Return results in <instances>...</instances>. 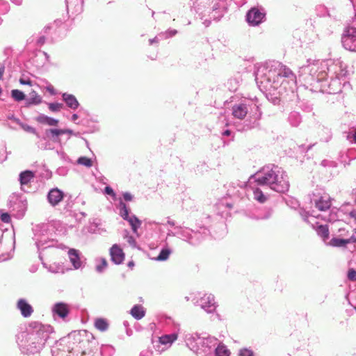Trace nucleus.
I'll use <instances>...</instances> for the list:
<instances>
[{
	"instance_id": "1",
	"label": "nucleus",
	"mask_w": 356,
	"mask_h": 356,
	"mask_svg": "<svg viewBox=\"0 0 356 356\" xmlns=\"http://www.w3.org/2000/svg\"><path fill=\"white\" fill-rule=\"evenodd\" d=\"M268 186L277 193H284L289 188V181L285 171L277 165H268L251 175L243 191L249 200H266V193L258 186Z\"/></svg>"
},
{
	"instance_id": "2",
	"label": "nucleus",
	"mask_w": 356,
	"mask_h": 356,
	"mask_svg": "<svg viewBox=\"0 0 356 356\" xmlns=\"http://www.w3.org/2000/svg\"><path fill=\"white\" fill-rule=\"evenodd\" d=\"M53 328L49 325L32 322L25 332L17 336V344L23 355L38 354L43 349Z\"/></svg>"
},
{
	"instance_id": "3",
	"label": "nucleus",
	"mask_w": 356,
	"mask_h": 356,
	"mask_svg": "<svg viewBox=\"0 0 356 356\" xmlns=\"http://www.w3.org/2000/svg\"><path fill=\"white\" fill-rule=\"evenodd\" d=\"M86 342L81 339L79 332H74L57 341L51 353L53 356H92L90 353L83 350Z\"/></svg>"
},
{
	"instance_id": "4",
	"label": "nucleus",
	"mask_w": 356,
	"mask_h": 356,
	"mask_svg": "<svg viewBox=\"0 0 356 356\" xmlns=\"http://www.w3.org/2000/svg\"><path fill=\"white\" fill-rule=\"evenodd\" d=\"M185 341L190 350L197 356H213V350L218 340L214 337H201L197 334L186 335Z\"/></svg>"
},
{
	"instance_id": "5",
	"label": "nucleus",
	"mask_w": 356,
	"mask_h": 356,
	"mask_svg": "<svg viewBox=\"0 0 356 356\" xmlns=\"http://www.w3.org/2000/svg\"><path fill=\"white\" fill-rule=\"evenodd\" d=\"M266 79L274 89L283 87L286 90L288 86L289 89L293 91L296 85V75L286 66H281L277 71L270 70Z\"/></svg>"
},
{
	"instance_id": "6",
	"label": "nucleus",
	"mask_w": 356,
	"mask_h": 356,
	"mask_svg": "<svg viewBox=\"0 0 356 356\" xmlns=\"http://www.w3.org/2000/svg\"><path fill=\"white\" fill-rule=\"evenodd\" d=\"M56 224V222L44 223L38 225L34 228L33 239L38 250L53 247L62 250L67 249L65 245L59 243L54 239H50L47 235V233L53 229Z\"/></svg>"
},
{
	"instance_id": "7",
	"label": "nucleus",
	"mask_w": 356,
	"mask_h": 356,
	"mask_svg": "<svg viewBox=\"0 0 356 356\" xmlns=\"http://www.w3.org/2000/svg\"><path fill=\"white\" fill-rule=\"evenodd\" d=\"M299 68L300 76L309 75L317 81H323L327 76L325 71L327 63L319 60L307 59Z\"/></svg>"
},
{
	"instance_id": "8",
	"label": "nucleus",
	"mask_w": 356,
	"mask_h": 356,
	"mask_svg": "<svg viewBox=\"0 0 356 356\" xmlns=\"http://www.w3.org/2000/svg\"><path fill=\"white\" fill-rule=\"evenodd\" d=\"M178 238L192 245H199L208 235L209 230L206 227H200L198 230H193L187 227L177 226Z\"/></svg>"
},
{
	"instance_id": "9",
	"label": "nucleus",
	"mask_w": 356,
	"mask_h": 356,
	"mask_svg": "<svg viewBox=\"0 0 356 356\" xmlns=\"http://www.w3.org/2000/svg\"><path fill=\"white\" fill-rule=\"evenodd\" d=\"M264 202H257V203H250L246 206L247 209L244 213L253 219H266L271 215V210L268 209L264 204Z\"/></svg>"
},
{
	"instance_id": "10",
	"label": "nucleus",
	"mask_w": 356,
	"mask_h": 356,
	"mask_svg": "<svg viewBox=\"0 0 356 356\" xmlns=\"http://www.w3.org/2000/svg\"><path fill=\"white\" fill-rule=\"evenodd\" d=\"M192 301L194 305H199L202 309L209 314L213 313L217 307L214 296L211 293H205L200 298H193Z\"/></svg>"
},
{
	"instance_id": "11",
	"label": "nucleus",
	"mask_w": 356,
	"mask_h": 356,
	"mask_svg": "<svg viewBox=\"0 0 356 356\" xmlns=\"http://www.w3.org/2000/svg\"><path fill=\"white\" fill-rule=\"evenodd\" d=\"M119 209L120 215L123 219L129 222L133 232L138 235V229L141 225L142 222L136 216L129 215V209L124 202H120Z\"/></svg>"
},
{
	"instance_id": "12",
	"label": "nucleus",
	"mask_w": 356,
	"mask_h": 356,
	"mask_svg": "<svg viewBox=\"0 0 356 356\" xmlns=\"http://www.w3.org/2000/svg\"><path fill=\"white\" fill-rule=\"evenodd\" d=\"M341 42L345 49L356 51V29L347 28L343 34Z\"/></svg>"
},
{
	"instance_id": "13",
	"label": "nucleus",
	"mask_w": 356,
	"mask_h": 356,
	"mask_svg": "<svg viewBox=\"0 0 356 356\" xmlns=\"http://www.w3.org/2000/svg\"><path fill=\"white\" fill-rule=\"evenodd\" d=\"M265 15L266 13L263 10L252 8L247 13V21L250 24L257 26L263 21Z\"/></svg>"
},
{
	"instance_id": "14",
	"label": "nucleus",
	"mask_w": 356,
	"mask_h": 356,
	"mask_svg": "<svg viewBox=\"0 0 356 356\" xmlns=\"http://www.w3.org/2000/svg\"><path fill=\"white\" fill-rule=\"evenodd\" d=\"M10 208L13 213V216L18 218H22L27 209L26 202H10Z\"/></svg>"
},
{
	"instance_id": "15",
	"label": "nucleus",
	"mask_w": 356,
	"mask_h": 356,
	"mask_svg": "<svg viewBox=\"0 0 356 356\" xmlns=\"http://www.w3.org/2000/svg\"><path fill=\"white\" fill-rule=\"evenodd\" d=\"M249 111V105L245 103L236 104L232 106V113L234 118L243 120Z\"/></svg>"
},
{
	"instance_id": "16",
	"label": "nucleus",
	"mask_w": 356,
	"mask_h": 356,
	"mask_svg": "<svg viewBox=\"0 0 356 356\" xmlns=\"http://www.w3.org/2000/svg\"><path fill=\"white\" fill-rule=\"evenodd\" d=\"M111 261L115 264H120L124 259V254L122 249L117 244H114L110 248Z\"/></svg>"
},
{
	"instance_id": "17",
	"label": "nucleus",
	"mask_w": 356,
	"mask_h": 356,
	"mask_svg": "<svg viewBox=\"0 0 356 356\" xmlns=\"http://www.w3.org/2000/svg\"><path fill=\"white\" fill-rule=\"evenodd\" d=\"M234 208V204L228 202H218L216 204L217 213L221 217L227 218L230 215V211Z\"/></svg>"
},
{
	"instance_id": "18",
	"label": "nucleus",
	"mask_w": 356,
	"mask_h": 356,
	"mask_svg": "<svg viewBox=\"0 0 356 356\" xmlns=\"http://www.w3.org/2000/svg\"><path fill=\"white\" fill-rule=\"evenodd\" d=\"M287 205L292 209L298 211V213L305 221H307L309 215V211H307V207L301 205L300 202H286Z\"/></svg>"
},
{
	"instance_id": "19",
	"label": "nucleus",
	"mask_w": 356,
	"mask_h": 356,
	"mask_svg": "<svg viewBox=\"0 0 356 356\" xmlns=\"http://www.w3.org/2000/svg\"><path fill=\"white\" fill-rule=\"evenodd\" d=\"M17 308L20 311L22 316L25 318L31 316L33 312L32 306L23 298H21L17 301Z\"/></svg>"
},
{
	"instance_id": "20",
	"label": "nucleus",
	"mask_w": 356,
	"mask_h": 356,
	"mask_svg": "<svg viewBox=\"0 0 356 356\" xmlns=\"http://www.w3.org/2000/svg\"><path fill=\"white\" fill-rule=\"evenodd\" d=\"M356 243V235L351 234L349 238H332L330 241V245L334 247H345L347 244Z\"/></svg>"
},
{
	"instance_id": "21",
	"label": "nucleus",
	"mask_w": 356,
	"mask_h": 356,
	"mask_svg": "<svg viewBox=\"0 0 356 356\" xmlns=\"http://www.w3.org/2000/svg\"><path fill=\"white\" fill-rule=\"evenodd\" d=\"M68 257L74 269H79L81 267L82 261H81L79 250L74 248H70L68 250Z\"/></svg>"
},
{
	"instance_id": "22",
	"label": "nucleus",
	"mask_w": 356,
	"mask_h": 356,
	"mask_svg": "<svg viewBox=\"0 0 356 356\" xmlns=\"http://www.w3.org/2000/svg\"><path fill=\"white\" fill-rule=\"evenodd\" d=\"M52 312L54 314L58 315L61 318H65L67 316L70 312V309L67 304L64 302H57L54 305Z\"/></svg>"
},
{
	"instance_id": "23",
	"label": "nucleus",
	"mask_w": 356,
	"mask_h": 356,
	"mask_svg": "<svg viewBox=\"0 0 356 356\" xmlns=\"http://www.w3.org/2000/svg\"><path fill=\"white\" fill-rule=\"evenodd\" d=\"M62 98L66 105L72 110H76L79 106V102L73 95L65 92L62 94Z\"/></svg>"
},
{
	"instance_id": "24",
	"label": "nucleus",
	"mask_w": 356,
	"mask_h": 356,
	"mask_svg": "<svg viewBox=\"0 0 356 356\" xmlns=\"http://www.w3.org/2000/svg\"><path fill=\"white\" fill-rule=\"evenodd\" d=\"M34 172L31 170H25L19 174V182L21 184V187H24V186L29 184L34 178Z\"/></svg>"
},
{
	"instance_id": "25",
	"label": "nucleus",
	"mask_w": 356,
	"mask_h": 356,
	"mask_svg": "<svg viewBox=\"0 0 356 356\" xmlns=\"http://www.w3.org/2000/svg\"><path fill=\"white\" fill-rule=\"evenodd\" d=\"M36 120L42 124H46L49 126H56L58 123V120L53 118L48 117L44 114L39 115Z\"/></svg>"
},
{
	"instance_id": "26",
	"label": "nucleus",
	"mask_w": 356,
	"mask_h": 356,
	"mask_svg": "<svg viewBox=\"0 0 356 356\" xmlns=\"http://www.w3.org/2000/svg\"><path fill=\"white\" fill-rule=\"evenodd\" d=\"M131 314L134 318L140 320L145 316V311L141 305H136L131 309Z\"/></svg>"
},
{
	"instance_id": "27",
	"label": "nucleus",
	"mask_w": 356,
	"mask_h": 356,
	"mask_svg": "<svg viewBox=\"0 0 356 356\" xmlns=\"http://www.w3.org/2000/svg\"><path fill=\"white\" fill-rule=\"evenodd\" d=\"M177 334L172 333L170 334L163 335L159 337V342L166 346H170L172 343L177 340Z\"/></svg>"
},
{
	"instance_id": "28",
	"label": "nucleus",
	"mask_w": 356,
	"mask_h": 356,
	"mask_svg": "<svg viewBox=\"0 0 356 356\" xmlns=\"http://www.w3.org/2000/svg\"><path fill=\"white\" fill-rule=\"evenodd\" d=\"M216 356H229L230 351L224 344L218 343L213 350V355Z\"/></svg>"
},
{
	"instance_id": "29",
	"label": "nucleus",
	"mask_w": 356,
	"mask_h": 356,
	"mask_svg": "<svg viewBox=\"0 0 356 356\" xmlns=\"http://www.w3.org/2000/svg\"><path fill=\"white\" fill-rule=\"evenodd\" d=\"M42 102V97L34 90L29 93V97L26 100L28 105H37Z\"/></svg>"
},
{
	"instance_id": "30",
	"label": "nucleus",
	"mask_w": 356,
	"mask_h": 356,
	"mask_svg": "<svg viewBox=\"0 0 356 356\" xmlns=\"http://www.w3.org/2000/svg\"><path fill=\"white\" fill-rule=\"evenodd\" d=\"M44 266L50 273H55V274L64 273V267L58 263H54V264H49V266L44 264Z\"/></svg>"
},
{
	"instance_id": "31",
	"label": "nucleus",
	"mask_w": 356,
	"mask_h": 356,
	"mask_svg": "<svg viewBox=\"0 0 356 356\" xmlns=\"http://www.w3.org/2000/svg\"><path fill=\"white\" fill-rule=\"evenodd\" d=\"M63 193L58 188L51 189L48 193V200H62Z\"/></svg>"
},
{
	"instance_id": "32",
	"label": "nucleus",
	"mask_w": 356,
	"mask_h": 356,
	"mask_svg": "<svg viewBox=\"0 0 356 356\" xmlns=\"http://www.w3.org/2000/svg\"><path fill=\"white\" fill-rule=\"evenodd\" d=\"M316 231L317 234L322 238L323 241H325L329 237V229L327 225H319L316 227Z\"/></svg>"
},
{
	"instance_id": "33",
	"label": "nucleus",
	"mask_w": 356,
	"mask_h": 356,
	"mask_svg": "<svg viewBox=\"0 0 356 356\" xmlns=\"http://www.w3.org/2000/svg\"><path fill=\"white\" fill-rule=\"evenodd\" d=\"M95 327L101 332H105L108 328V323L106 319L99 318L95 321Z\"/></svg>"
},
{
	"instance_id": "34",
	"label": "nucleus",
	"mask_w": 356,
	"mask_h": 356,
	"mask_svg": "<svg viewBox=\"0 0 356 356\" xmlns=\"http://www.w3.org/2000/svg\"><path fill=\"white\" fill-rule=\"evenodd\" d=\"M88 231L92 234H102L106 231L104 228L101 227V224L97 222H93L88 227Z\"/></svg>"
},
{
	"instance_id": "35",
	"label": "nucleus",
	"mask_w": 356,
	"mask_h": 356,
	"mask_svg": "<svg viewBox=\"0 0 356 356\" xmlns=\"http://www.w3.org/2000/svg\"><path fill=\"white\" fill-rule=\"evenodd\" d=\"M108 264L104 258H99L96 259L95 270L97 273H103L107 268Z\"/></svg>"
},
{
	"instance_id": "36",
	"label": "nucleus",
	"mask_w": 356,
	"mask_h": 356,
	"mask_svg": "<svg viewBox=\"0 0 356 356\" xmlns=\"http://www.w3.org/2000/svg\"><path fill=\"white\" fill-rule=\"evenodd\" d=\"M311 200H330V198L321 189H318L316 193H313Z\"/></svg>"
},
{
	"instance_id": "37",
	"label": "nucleus",
	"mask_w": 356,
	"mask_h": 356,
	"mask_svg": "<svg viewBox=\"0 0 356 356\" xmlns=\"http://www.w3.org/2000/svg\"><path fill=\"white\" fill-rule=\"evenodd\" d=\"M171 252H172V251L169 248H168V247L163 248L161 249L160 253L156 258V260L161 261H165L168 259Z\"/></svg>"
},
{
	"instance_id": "38",
	"label": "nucleus",
	"mask_w": 356,
	"mask_h": 356,
	"mask_svg": "<svg viewBox=\"0 0 356 356\" xmlns=\"http://www.w3.org/2000/svg\"><path fill=\"white\" fill-rule=\"evenodd\" d=\"M53 207H63L64 211L62 212L66 213L72 208V205L69 202H49Z\"/></svg>"
},
{
	"instance_id": "39",
	"label": "nucleus",
	"mask_w": 356,
	"mask_h": 356,
	"mask_svg": "<svg viewBox=\"0 0 356 356\" xmlns=\"http://www.w3.org/2000/svg\"><path fill=\"white\" fill-rule=\"evenodd\" d=\"M339 68L340 71L336 72V78L332 80V84L333 85L338 83V81L343 78L346 77L348 74V71L346 70V68H343L342 66H340Z\"/></svg>"
},
{
	"instance_id": "40",
	"label": "nucleus",
	"mask_w": 356,
	"mask_h": 356,
	"mask_svg": "<svg viewBox=\"0 0 356 356\" xmlns=\"http://www.w3.org/2000/svg\"><path fill=\"white\" fill-rule=\"evenodd\" d=\"M100 351L103 356H112L115 353V349L110 345H103Z\"/></svg>"
},
{
	"instance_id": "41",
	"label": "nucleus",
	"mask_w": 356,
	"mask_h": 356,
	"mask_svg": "<svg viewBox=\"0 0 356 356\" xmlns=\"http://www.w3.org/2000/svg\"><path fill=\"white\" fill-rule=\"evenodd\" d=\"M123 237L124 239L127 240V243H129V245L131 247H132V248L137 247L136 241L135 238H134V236L129 235V233L127 230L124 231Z\"/></svg>"
},
{
	"instance_id": "42",
	"label": "nucleus",
	"mask_w": 356,
	"mask_h": 356,
	"mask_svg": "<svg viewBox=\"0 0 356 356\" xmlns=\"http://www.w3.org/2000/svg\"><path fill=\"white\" fill-rule=\"evenodd\" d=\"M47 134H51V136L52 137L53 140L54 141H57L58 140L55 138H57L58 136L65 134V131H63V129H51L47 131Z\"/></svg>"
},
{
	"instance_id": "43",
	"label": "nucleus",
	"mask_w": 356,
	"mask_h": 356,
	"mask_svg": "<svg viewBox=\"0 0 356 356\" xmlns=\"http://www.w3.org/2000/svg\"><path fill=\"white\" fill-rule=\"evenodd\" d=\"M315 207L321 211H326L331 207V202H314Z\"/></svg>"
},
{
	"instance_id": "44",
	"label": "nucleus",
	"mask_w": 356,
	"mask_h": 356,
	"mask_svg": "<svg viewBox=\"0 0 356 356\" xmlns=\"http://www.w3.org/2000/svg\"><path fill=\"white\" fill-rule=\"evenodd\" d=\"M77 163L80 165L90 168L92 165V161L90 159L86 156H81L78 159Z\"/></svg>"
},
{
	"instance_id": "45",
	"label": "nucleus",
	"mask_w": 356,
	"mask_h": 356,
	"mask_svg": "<svg viewBox=\"0 0 356 356\" xmlns=\"http://www.w3.org/2000/svg\"><path fill=\"white\" fill-rule=\"evenodd\" d=\"M11 94H12V97L16 101H22V100L24 99V98H25V95L24 94V92H22V91L17 90V89L13 90L11 92Z\"/></svg>"
},
{
	"instance_id": "46",
	"label": "nucleus",
	"mask_w": 356,
	"mask_h": 356,
	"mask_svg": "<svg viewBox=\"0 0 356 356\" xmlns=\"http://www.w3.org/2000/svg\"><path fill=\"white\" fill-rule=\"evenodd\" d=\"M48 106L50 111L57 112L62 108L63 104L60 103H49L48 104Z\"/></svg>"
},
{
	"instance_id": "47",
	"label": "nucleus",
	"mask_w": 356,
	"mask_h": 356,
	"mask_svg": "<svg viewBox=\"0 0 356 356\" xmlns=\"http://www.w3.org/2000/svg\"><path fill=\"white\" fill-rule=\"evenodd\" d=\"M239 356H254V353L248 348H242L239 351Z\"/></svg>"
},
{
	"instance_id": "48",
	"label": "nucleus",
	"mask_w": 356,
	"mask_h": 356,
	"mask_svg": "<svg viewBox=\"0 0 356 356\" xmlns=\"http://www.w3.org/2000/svg\"><path fill=\"white\" fill-rule=\"evenodd\" d=\"M0 219L2 222L5 223H9L11 220L10 216L8 213H2L0 215Z\"/></svg>"
},
{
	"instance_id": "49",
	"label": "nucleus",
	"mask_w": 356,
	"mask_h": 356,
	"mask_svg": "<svg viewBox=\"0 0 356 356\" xmlns=\"http://www.w3.org/2000/svg\"><path fill=\"white\" fill-rule=\"evenodd\" d=\"M348 278L350 281H356V270L350 268L348 272Z\"/></svg>"
},
{
	"instance_id": "50",
	"label": "nucleus",
	"mask_w": 356,
	"mask_h": 356,
	"mask_svg": "<svg viewBox=\"0 0 356 356\" xmlns=\"http://www.w3.org/2000/svg\"><path fill=\"white\" fill-rule=\"evenodd\" d=\"M170 236H176L178 238V229L177 226H176L173 229H168L167 232V237L168 238Z\"/></svg>"
},
{
	"instance_id": "51",
	"label": "nucleus",
	"mask_w": 356,
	"mask_h": 356,
	"mask_svg": "<svg viewBox=\"0 0 356 356\" xmlns=\"http://www.w3.org/2000/svg\"><path fill=\"white\" fill-rule=\"evenodd\" d=\"M339 236L342 238H349L351 234H349L348 231H346L345 229H339Z\"/></svg>"
},
{
	"instance_id": "52",
	"label": "nucleus",
	"mask_w": 356,
	"mask_h": 356,
	"mask_svg": "<svg viewBox=\"0 0 356 356\" xmlns=\"http://www.w3.org/2000/svg\"><path fill=\"white\" fill-rule=\"evenodd\" d=\"M104 193L106 194H108L109 195L111 196V197L113 198H115V193H114L113 190L112 189V188H111L110 186H106L104 189Z\"/></svg>"
},
{
	"instance_id": "53",
	"label": "nucleus",
	"mask_w": 356,
	"mask_h": 356,
	"mask_svg": "<svg viewBox=\"0 0 356 356\" xmlns=\"http://www.w3.org/2000/svg\"><path fill=\"white\" fill-rule=\"evenodd\" d=\"M22 127L28 132L35 134V129L29 125L23 124L22 125Z\"/></svg>"
},
{
	"instance_id": "54",
	"label": "nucleus",
	"mask_w": 356,
	"mask_h": 356,
	"mask_svg": "<svg viewBox=\"0 0 356 356\" xmlns=\"http://www.w3.org/2000/svg\"><path fill=\"white\" fill-rule=\"evenodd\" d=\"M46 90L51 94V95H55L56 94V90L54 88V86L51 84H48L47 86H46Z\"/></svg>"
},
{
	"instance_id": "55",
	"label": "nucleus",
	"mask_w": 356,
	"mask_h": 356,
	"mask_svg": "<svg viewBox=\"0 0 356 356\" xmlns=\"http://www.w3.org/2000/svg\"><path fill=\"white\" fill-rule=\"evenodd\" d=\"M176 33H177V31L176 30H170V31L166 32L165 33H163V34L159 35V36L161 37L163 35H165V37L167 38V37L173 36Z\"/></svg>"
},
{
	"instance_id": "56",
	"label": "nucleus",
	"mask_w": 356,
	"mask_h": 356,
	"mask_svg": "<svg viewBox=\"0 0 356 356\" xmlns=\"http://www.w3.org/2000/svg\"><path fill=\"white\" fill-rule=\"evenodd\" d=\"M122 196H123L124 200H131V199L133 198V196L129 192L123 193Z\"/></svg>"
},
{
	"instance_id": "57",
	"label": "nucleus",
	"mask_w": 356,
	"mask_h": 356,
	"mask_svg": "<svg viewBox=\"0 0 356 356\" xmlns=\"http://www.w3.org/2000/svg\"><path fill=\"white\" fill-rule=\"evenodd\" d=\"M19 82L22 85L32 86V82L30 80H29V79L26 80V79H19Z\"/></svg>"
},
{
	"instance_id": "58",
	"label": "nucleus",
	"mask_w": 356,
	"mask_h": 356,
	"mask_svg": "<svg viewBox=\"0 0 356 356\" xmlns=\"http://www.w3.org/2000/svg\"><path fill=\"white\" fill-rule=\"evenodd\" d=\"M349 216L356 222V210H353L349 213Z\"/></svg>"
},
{
	"instance_id": "59",
	"label": "nucleus",
	"mask_w": 356,
	"mask_h": 356,
	"mask_svg": "<svg viewBox=\"0 0 356 356\" xmlns=\"http://www.w3.org/2000/svg\"><path fill=\"white\" fill-rule=\"evenodd\" d=\"M165 225H170V226H171V227H174V228L177 226V225H175V222L174 220H170V219H168V220H167V222H166V224H165Z\"/></svg>"
},
{
	"instance_id": "60",
	"label": "nucleus",
	"mask_w": 356,
	"mask_h": 356,
	"mask_svg": "<svg viewBox=\"0 0 356 356\" xmlns=\"http://www.w3.org/2000/svg\"><path fill=\"white\" fill-rule=\"evenodd\" d=\"M159 38H158V37H155V38H153V39H150V40H149V44H152L153 43H156V42H159Z\"/></svg>"
},
{
	"instance_id": "61",
	"label": "nucleus",
	"mask_w": 356,
	"mask_h": 356,
	"mask_svg": "<svg viewBox=\"0 0 356 356\" xmlns=\"http://www.w3.org/2000/svg\"><path fill=\"white\" fill-rule=\"evenodd\" d=\"M78 118H79V116L77 114H73L72 115V121H73V122H76Z\"/></svg>"
},
{
	"instance_id": "62",
	"label": "nucleus",
	"mask_w": 356,
	"mask_h": 356,
	"mask_svg": "<svg viewBox=\"0 0 356 356\" xmlns=\"http://www.w3.org/2000/svg\"><path fill=\"white\" fill-rule=\"evenodd\" d=\"M3 72H4V67H0V79L2 78Z\"/></svg>"
},
{
	"instance_id": "63",
	"label": "nucleus",
	"mask_w": 356,
	"mask_h": 356,
	"mask_svg": "<svg viewBox=\"0 0 356 356\" xmlns=\"http://www.w3.org/2000/svg\"><path fill=\"white\" fill-rule=\"evenodd\" d=\"M63 131H65V134H72V131L70 129H63Z\"/></svg>"
},
{
	"instance_id": "64",
	"label": "nucleus",
	"mask_w": 356,
	"mask_h": 356,
	"mask_svg": "<svg viewBox=\"0 0 356 356\" xmlns=\"http://www.w3.org/2000/svg\"><path fill=\"white\" fill-rule=\"evenodd\" d=\"M134 266V261H129V262L128 263V266H129V267H130V268H131V267H133Z\"/></svg>"
}]
</instances>
